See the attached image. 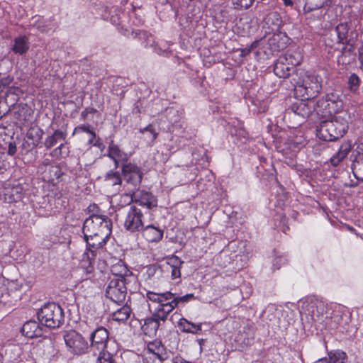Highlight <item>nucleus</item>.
<instances>
[{"instance_id":"f8f14e48","label":"nucleus","mask_w":363,"mask_h":363,"mask_svg":"<svg viewBox=\"0 0 363 363\" xmlns=\"http://www.w3.org/2000/svg\"><path fill=\"white\" fill-rule=\"evenodd\" d=\"M109 237L110 235L97 234L91 237L84 238L87 248L83 255V262H88L89 266L91 267L94 262L98 250L106 245Z\"/></svg>"},{"instance_id":"58836bf2","label":"nucleus","mask_w":363,"mask_h":363,"mask_svg":"<svg viewBox=\"0 0 363 363\" xmlns=\"http://www.w3.org/2000/svg\"><path fill=\"white\" fill-rule=\"evenodd\" d=\"M352 172L354 177L363 181V158L357 159L352 164Z\"/></svg>"},{"instance_id":"c9c22d12","label":"nucleus","mask_w":363,"mask_h":363,"mask_svg":"<svg viewBox=\"0 0 363 363\" xmlns=\"http://www.w3.org/2000/svg\"><path fill=\"white\" fill-rule=\"evenodd\" d=\"M283 58L286 59V62H287L290 66L293 67V69L294 70L295 67L299 65L301 62V57L298 52H287L284 55H281Z\"/></svg>"},{"instance_id":"9b49d317","label":"nucleus","mask_w":363,"mask_h":363,"mask_svg":"<svg viewBox=\"0 0 363 363\" xmlns=\"http://www.w3.org/2000/svg\"><path fill=\"white\" fill-rule=\"evenodd\" d=\"M68 351L75 355L86 354L89 348L87 340L76 330H70L64 335Z\"/></svg>"},{"instance_id":"a18cd8bd","label":"nucleus","mask_w":363,"mask_h":363,"mask_svg":"<svg viewBox=\"0 0 363 363\" xmlns=\"http://www.w3.org/2000/svg\"><path fill=\"white\" fill-rule=\"evenodd\" d=\"M97 112V110L93 107H87L84 108L81 113V120L85 121L87 118L89 114H94Z\"/></svg>"},{"instance_id":"8fccbe9b","label":"nucleus","mask_w":363,"mask_h":363,"mask_svg":"<svg viewBox=\"0 0 363 363\" xmlns=\"http://www.w3.org/2000/svg\"><path fill=\"white\" fill-rule=\"evenodd\" d=\"M283 2V5L290 9V10H295L296 9V3L293 0H281Z\"/></svg>"},{"instance_id":"5fc2aeb1","label":"nucleus","mask_w":363,"mask_h":363,"mask_svg":"<svg viewBox=\"0 0 363 363\" xmlns=\"http://www.w3.org/2000/svg\"><path fill=\"white\" fill-rule=\"evenodd\" d=\"M15 190H16L17 194H16V197L13 198V200L14 201H17L18 200H21L23 198V194L21 192L22 188H16ZM12 191H13L14 189H13Z\"/></svg>"},{"instance_id":"2f4dec72","label":"nucleus","mask_w":363,"mask_h":363,"mask_svg":"<svg viewBox=\"0 0 363 363\" xmlns=\"http://www.w3.org/2000/svg\"><path fill=\"white\" fill-rule=\"evenodd\" d=\"M44 134L43 130L38 125H33L30 127L26 133L27 138L31 141L33 147H37L43 138Z\"/></svg>"},{"instance_id":"aec40b11","label":"nucleus","mask_w":363,"mask_h":363,"mask_svg":"<svg viewBox=\"0 0 363 363\" xmlns=\"http://www.w3.org/2000/svg\"><path fill=\"white\" fill-rule=\"evenodd\" d=\"M143 238L148 242H159L163 238L164 230L158 225L147 223L140 232Z\"/></svg>"},{"instance_id":"c03bdc74","label":"nucleus","mask_w":363,"mask_h":363,"mask_svg":"<svg viewBox=\"0 0 363 363\" xmlns=\"http://www.w3.org/2000/svg\"><path fill=\"white\" fill-rule=\"evenodd\" d=\"M89 124H81L76 126L72 132V136L80 133H86L87 134H92L94 135V130L90 128Z\"/></svg>"},{"instance_id":"72a5a7b5","label":"nucleus","mask_w":363,"mask_h":363,"mask_svg":"<svg viewBox=\"0 0 363 363\" xmlns=\"http://www.w3.org/2000/svg\"><path fill=\"white\" fill-rule=\"evenodd\" d=\"M131 313L130 307L125 304L112 313V319L117 322L124 323L130 318Z\"/></svg>"},{"instance_id":"e433bc0d","label":"nucleus","mask_w":363,"mask_h":363,"mask_svg":"<svg viewBox=\"0 0 363 363\" xmlns=\"http://www.w3.org/2000/svg\"><path fill=\"white\" fill-rule=\"evenodd\" d=\"M280 39L281 35L279 34L274 35L269 39V45L273 52H279L286 47V43L281 42Z\"/></svg>"},{"instance_id":"f704fd0d","label":"nucleus","mask_w":363,"mask_h":363,"mask_svg":"<svg viewBox=\"0 0 363 363\" xmlns=\"http://www.w3.org/2000/svg\"><path fill=\"white\" fill-rule=\"evenodd\" d=\"M329 0H306L303 6L305 13H310L323 7Z\"/></svg>"},{"instance_id":"c756f323","label":"nucleus","mask_w":363,"mask_h":363,"mask_svg":"<svg viewBox=\"0 0 363 363\" xmlns=\"http://www.w3.org/2000/svg\"><path fill=\"white\" fill-rule=\"evenodd\" d=\"M177 326L182 332L186 333L197 334L202 330L201 324H195L185 318H181L179 320Z\"/></svg>"},{"instance_id":"ddd939ff","label":"nucleus","mask_w":363,"mask_h":363,"mask_svg":"<svg viewBox=\"0 0 363 363\" xmlns=\"http://www.w3.org/2000/svg\"><path fill=\"white\" fill-rule=\"evenodd\" d=\"M121 171L124 181L133 187L132 191L139 189L144 176L141 167L128 162L123 164Z\"/></svg>"},{"instance_id":"2eb2a0df","label":"nucleus","mask_w":363,"mask_h":363,"mask_svg":"<svg viewBox=\"0 0 363 363\" xmlns=\"http://www.w3.org/2000/svg\"><path fill=\"white\" fill-rule=\"evenodd\" d=\"M337 35L336 42L342 45H350L357 40L358 33L355 30H351L348 23H340L335 29Z\"/></svg>"},{"instance_id":"680f3d73","label":"nucleus","mask_w":363,"mask_h":363,"mask_svg":"<svg viewBox=\"0 0 363 363\" xmlns=\"http://www.w3.org/2000/svg\"><path fill=\"white\" fill-rule=\"evenodd\" d=\"M313 363H330V361L326 358H320Z\"/></svg>"},{"instance_id":"412c9836","label":"nucleus","mask_w":363,"mask_h":363,"mask_svg":"<svg viewBox=\"0 0 363 363\" xmlns=\"http://www.w3.org/2000/svg\"><path fill=\"white\" fill-rule=\"evenodd\" d=\"M108 157L113 161L116 168L119 167L120 163L123 164L128 162V155L122 151L118 145L115 144L113 141H111L109 143L108 147Z\"/></svg>"},{"instance_id":"39448f33","label":"nucleus","mask_w":363,"mask_h":363,"mask_svg":"<svg viewBox=\"0 0 363 363\" xmlns=\"http://www.w3.org/2000/svg\"><path fill=\"white\" fill-rule=\"evenodd\" d=\"M322 78L313 72L307 71L302 77L300 84L296 86V91L306 99L315 98L322 89Z\"/></svg>"},{"instance_id":"b1692460","label":"nucleus","mask_w":363,"mask_h":363,"mask_svg":"<svg viewBox=\"0 0 363 363\" xmlns=\"http://www.w3.org/2000/svg\"><path fill=\"white\" fill-rule=\"evenodd\" d=\"M183 264L184 261L177 255H172L167 258V270L170 272L172 279L181 277V269Z\"/></svg>"},{"instance_id":"bf43d9fd","label":"nucleus","mask_w":363,"mask_h":363,"mask_svg":"<svg viewBox=\"0 0 363 363\" xmlns=\"http://www.w3.org/2000/svg\"><path fill=\"white\" fill-rule=\"evenodd\" d=\"M325 43L326 45H328V46H330L331 48L333 46V42L332 40L330 39V38L328 36V35H326V38L325 39Z\"/></svg>"},{"instance_id":"ea45409f","label":"nucleus","mask_w":363,"mask_h":363,"mask_svg":"<svg viewBox=\"0 0 363 363\" xmlns=\"http://www.w3.org/2000/svg\"><path fill=\"white\" fill-rule=\"evenodd\" d=\"M348 89L352 93H357L361 84V79L355 73H352L348 78Z\"/></svg>"},{"instance_id":"6ab92c4d","label":"nucleus","mask_w":363,"mask_h":363,"mask_svg":"<svg viewBox=\"0 0 363 363\" xmlns=\"http://www.w3.org/2000/svg\"><path fill=\"white\" fill-rule=\"evenodd\" d=\"M292 111L303 118H307L310 116L313 111L317 112V104L315 106L314 102L311 99H303L297 101L294 103L291 107Z\"/></svg>"},{"instance_id":"37998d69","label":"nucleus","mask_w":363,"mask_h":363,"mask_svg":"<svg viewBox=\"0 0 363 363\" xmlns=\"http://www.w3.org/2000/svg\"><path fill=\"white\" fill-rule=\"evenodd\" d=\"M255 0H235L234 8L237 10L248 9L252 6Z\"/></svg>"},{"instance_id":"3c124183","label":"nucleus","mask_w":363,"mask_h":363,"mask_svg":"<svg viewBox=\"0 0 363 363\" xmlns=\"http://www.w3.org/2000/svg\"><path fill=\"white\" fill-rule=\"evenodd\" d=\"M358 60L360 62V69L363 70V42L358 48Z\"/></svg>"},{"instance_id":"4be33fe9","label":"nucleus","mask_w":363,"mask_h":363,"mask_svg":"<svg viewBox=\"0 0 363 363\" xmlns=\"http://www.w3.org/2000/svg\"><path fill=\"white\" fill-rule=\"evenodd\" d=\"M43 327L35 320L26 322L22 328V334L30 339L41 337L43 335Z\"/></svg>"},{"instance_id":"0eeeda50","label":"nucleus","mask_w":363,"mask_h":363,"mask_svg":"<svg viewBox=\"0 0 363 363\" xmlns=\"http://www.w3.org/2000/svg\"><path fill=\"white\" fill-rule=\"evenodd\" d=\"M155 304L152 316L145 318L143 325L141 326L143 333L149 337L155 335L160 326V322L164 323L169 316L160 303Z\"/></svg>"},{"instance_id":"603ef678","label":"nucleus","mask_w":363,"mask_h":363,"mask_svg":"<svg viewBox=\"0 0 363 363\" xmlns=\"http://www.w3.org/2000/svg\"><path fill=\"white\" fill-rule=\"evenodd\" d=\"M240 56L241 57H245L246 56H247L248 55H250V53L252 52L250 48H249L248 46L244 48H241L240 49Z\"/></svg>"},{"instance_id":"6e6d98bb","label":"nucleus","mask_w":363,"mask_h":363,"mask_svg":"<svg viewBox=\"0 0 363 363\" xmlns=\"http://www.w3.org/2000/svg\"><path fill=\"white\" fill-rule=\"evenodd\" d=\"M16 147L14 144L10 143L9 145L8 154L9 155H14L16 152Z\"/></svg>"},{"instance_id":"864d4df0","label":"nucleus","mask_w":363,"mask_h":363,"mask_svg":"<svg viewBox=\"0 0 363 363\" xmlns=\"http://www.w3.org/2000/svg\"><path fill=\"white\" fill-rule=\"evenodd\" d=\"M91 145L96 147L101 150H103L104 148V145L100 138H97L94 142V144H92Z\"/></svg>"},{"instance_id":"dca6fc26","label":"nucleus","mask_w":363,"mask_h":363,"mask_svg":"<svg viewBox=\"0 0 363 363\" xmlns=\"http://www.w3.org/2000/svg\"><path fill=\"white\" fill-rule=\"evenodd\" d=\"M130 198V201H134L139 206L145 207L149 211L157 206V198L150 191L136 190Z\"/></svg>"},{"instance_id":"f03ea898","label":"nucleus","mask_w":363,"mask_h":363,"mask_svg":"<svg viewBox=\"0 0 363 363\" xmlns=\"http://www.w3.org/2000/svg\"><path fill=\"white\" fill-rule=\"evenodd\" d=\"M347 121L338 117L322 121L316 128L317 136L325 141H334L342 138L347 131Z\"/></svg>"},{"instance_id":"6e6552de","label":"nucleus","mask_w":363,"mask_h":363,"mask_svg":"<svg viewBox=\"0 0 363 363\" xmlns=\"http://www.w3.org/2000/svg\"><path fill=\"white\" fill-rule=\"evenodd\" d=\"M147 213L152 216V214L150 212L143 213L138 206H130L125 217L124 228L130 233H140L147 223L145 218V214Z\"/></svg>"},{"instance_id":"f3484780","label":"nucleus","mask_w":363,"mask_h":363,"mask_svg":"<svg viewBox=\"0 0 363 363\" xmlns=\"http://www.w3.org/2000/svg\"><path fill=\"white\" fill-rule=\"evenodd\" d=\"M108 337V331L104 327H99L90 335V346L99 352L107 351Z\"/></svg>"},{"instance_id":"bb28decb","label":"nucleus","mask_w":363,"mask_h":363,"mask_svg":"<svg viewBox=\"0 0 363 363\" xmlns=\"http://www.w3.org/2000/svg\"><path fill=\"white\" fill-rule=\"evenodd\" d=\"M352 150V145L350 142H344L339 147L338 151L334 154L330 159V164L333 167H337L348 155Z\"/></svg>"},{"instance_id":"a19ab883","label":"nucleus","mask_w":363,"mask_h":363,"mask_svg":"<svg viewBox=\"0 0 363 363\" xmlns=\"http://www.w3.org/2000/svg\"><path fill=\"white\" fill-rule=\"evenodd\" d=\"M96 363H117L114 354L107 351L99 352Z\"/></svg>"},{"instance_id":"4c0bfd02","label":"nucleus","mask_w":363,"mask_h":363,"mask_svg":"<svg viewBox=\"0 0 363 363\" xmlns=\"http://www.w3.org/2000/svg\"><path fill=\"white\" fill-rule=\"evenodd\" d=\"M328 357L331 363H345L347 359L346 352L340 350L330 351L328 353Z\"/></svg>"},{"instance_id":"a211bd4d","label":"nucleus","mask_w":363,"mask_h":363,"mask_svg":"<svg viewBox=\"0 0 363 363\" xmlns=\"http://www.w3.org/2000/svg\"><path fill=\"white\" fill-rule=\"evenodd\" d=\"M147 353L152 355L150 359H156L160 363H164L169 358L165 346L159 340H154L147 344Z\"/></svg>"},{"instance_id":"69168bd1","label":"nucleus","mask_w":363,"mask_h":363,"mask_svg":"<svg viewBox=\"0 0 363 363\" xmlns=\"http://www.w3.org/2000/svg\"><path fill=\"white\" fill-rule=\"evenodd\" d=\"M135 363H145V362H135Z\"/></svg>"},{"instance_id":"7c9ffc66","label":"nucleus","mask_w":363,"mask_h":363,"mask_svg":"<svg viewBox=\"0 0 363 363\" xmlns=\"http://www.w3.org/2000/svg\"><path fill=\"white\" fill-rule=\"evenodd\" d=\"M33 113V110L29 106L23 104L18 106V109L15 113V116L19 122L25 123L32 119Z\"/></svg>"},{"instance_id":"4d7b16f0","label":"nucleus","mask_w":363,"mask_h":363,"mask_svg":"<svg viewBox=\"0 0 363 363\" xmlns=\"http://www.w3.org/2000/svg\"><path fill=\"white\" fill-rule=\"evenodd\" d=\"M262 40H256L254 42H252L250 45H248L249 48H250L251 51H252L254 49L259 47V43Z\"/></svg>"},{"instance_id":"e2e57ef3","label":"nucleus","mask_w":363,"mask_h":363,"mask_svg":"<svg viewBox=\"0 0 363 363\" xmlns=\"http://www.w3.org/2000/svg\"><path fill=\"white\" fill-rule=\"evenodd\" d=\"M340 318V315H334V316L331 317V318H330V319H331V321H334L335 323H337V320H338Z\"/></svg>"},{"instance_id":"20e7f679","label":"nucleus","mask_w":363,"mask_h":363,"mask_svg":"<svg viewBox=\"0 0 363 363\" xmlns=\"http://www.w3.org/2000/svg\"><path fill=\"white\" fill-rule=\"evenodd\" d=\"M37 315L41 324L50 328H59L64 323L63 310L55 303L45 304Z\"/></svg>"},{"instance_id":"423d86ee","label":"nucleus","mask_w":363,"mask_h":363,"mask_svg":"<svg viewBox=\"0 0 363 363\" xmlns=\"http://www.w3.org/2000/svg\"><path fill=\"white\" fill-rule=\"evenodd\" d=\"M120 277H110L108 279L105 291L106 297L118 304L123 303L125 300L130 279H121Z\"/></svg>"},{"instance_id":"473e14b6","label":"nucleus","mask_w":363,"mask_h":363,"mask_svg":"<svg viewBox=\"0 0 363 363\" xmlns=\"http://www.w3.org/2000/svg\"><path fill=\"white\" fill-rule=\"evenodd\" d=\"M67 137V132L61 130H55L51 135L48 136L44 142L46 149H50L55 146L59 140H65Z\"/></svg>"},{"instance_id":"c85d7f7f","label":"nucleus","mask_w":363,"mask_h":363,"mask_svg":"<svg viewBox=\"0 0 363 363\" xmlns=\"http://www.w3.org/2000/svg\"><path fill=\"white\" fill-rule=\"evenodd\" d=\"M112 277H120L121 279H130L132 272L122 261L113 264L111 269Z\"/></svg>"},{"instance_id":"052dcab7","label":"nucleus","mask_w":363,"mask_h":363,"mask_svg":"<svg viewBox=\"0 0 363 363\" xmlns=\"http://www.w3.org/2000/svg\"><path fill=\"white\" fill-rule=\"evenodd\" d=\"M8 82H4L3 79H0V92L8 85Z\"/></svg>"},{"instance_id":"09e8293b","label":"nucleus","mask_w":363,"mask_h":363,"mask_svg":"<svg viewBox=\"0 0 363 363\" xmlns=\"http://www.w3.org/2000/svg\"><path fill=\"white\" fill-rule=\"evenodd\" d=\"M159 267L156 264H150L147 266L146 273L149 278L153 277L158 270Z\"/></svg>"},{"instance_id":"4468645a","label":"nucleus","mask_w":363,"mask_h":363,"mask_svg":"<svg viewBox=\"0 0 363 363\" xmlns=\"http://www.w3.org/2000/svg\"><path fill=\"white\" fill-rule=\"evenodd\" d=\"M304 308H306V313L311 317L314 322L323 323L325 325H329L331 328L337 327L336 324L333 325L324 320V315L327 311V305L324 301L318 299L311 300L306 303V306L303 307V309Z\"/></svg>"},{"instance_id":"1a4fd4ad","label":"nucleus","mask_w":363,"mask_h":363,"mask_svg":"<svg viewBox=\"0 0 363 363\" xmlns=\"http://www.w3.org/2000/svg\"><path fill=\"white\" fill-rule=\"evenodd\" d=\"M317 113L322 116L337 113L342 110L343 101L340 95L335 92L328 93L318 100Z\"/></svg>"},{"instance_id":"0e129e2a","label":"nucleus","mask_w":363,"mask_h":363,"mask_svg":"<svg viewBox=\"0 0 363 363\" xmlns=\"http://www.w3.org/2000/svg\"><path fill=\"white\" fill-rule=\"evenodd\" d=\"M240 132H242V133L246 134V133H245V130H242V129H240Z\"/></svg>"},{"instance_id":"cd10ccee","label":"nucleus","mask_w":363,"mask_h":363,"mask_svg":"<svg viewBox=\"0 0 363 363\" xmlns=\"http://www.w3.org/2000/svg\"><path fill=\"white\" fill-rule=\"evenodd\" d=\"M29 50V39L26 35H21L14 39L11 50L20 55L26 54Z\"/></svg>"},{"instance_id":"a878e982","label":"nucleus","mask_w":363,"mask_h":363,"mask_svg":"<svg viewBox=\"0 0 363 363\" xmlns=\"http://www.w3.org/2000/svg\"><path fill=\"white\" fill-rule=\"evenodd\" d=\"M286 60L281 55L274 63V73L279 78H288L294 72L293 67L286 62Z\"/></svg>"},{"instance_id":"79ce46f5","label":"nucleus","mask_w":363,"mask_h":363,"mask_svg":"<svg viewBox=\"0 0 363 363\" xmlns=\"http://www.w3.org/2000/svg\"><path fill=\"white\" fill-rule=\"evenodd\" d=\"M105 180L113 186L122 183V178L118 172L110 171L106 174Z\"/></svg>"},{"instance_id":"7ed1b4c3","label":"nucleus","mask_w":363,"mask_h":363,"mask_svg":"<svg viewBox=\"0 0 363 363\" xmlns=\"http://www.w3.org/2000/svg\"><path fill=\"white\" fill-rule=\"evenodd\" d=\"M82 233L84 238L91 237L97 234L111 235L112 221L106 216H90L84 222Z\"/></svg>"},{"instance_id":"9d476101","label":"nucleus","mask_w":363,"mask_h":363,"mask_svg":"<svg viewBox=\"0 0 363 363\" xmlns=\"http://www.w3.org/2000/svg\"><path fill=\"white\" fill-rule=\"evenodd\" d=\"M279 143V151L289 158H293L305 147L306 140L302 135H288L281 137Z\"/></svg>"},{"instance_id":"49530a36","label":"nucleus","mask_w":363,"mask_h":363,"mask_svg":"<svg viewBox=\"0 0 363 363\" xmlns=\"http://www.w3.org/2000/svg\"><path fill=\"white\" fill-rule=\"evenodd\" d=\"M146 131L150 132L152 135V140H156V138H157L158 133L155 131V129L154 128L152 125L149 124L144 128L140 130V132L142 133H143Z\"/></svg>"},{"instance_id":"de8ad7c7","label":"nucleus","mask_w":363,"mask_h":363,"mask_svg":"<svg viewBox=\"0 0 363 363\" xmlns=\"http://www.w3.org/2000/svg\"><path fill=\"white\" fill-rule=\"evenodd\" d=\"M64 147L65 144L61 143L58 147L52 150V152H50V155L53 157H61L62 155V149L64 148Z\"/></svg>"},{"instance_id":"5701e85b","label":"nucleus","mask_w":363,"mask_h":363,"mask_svg":"<svg viewBox=\"0 0 363 363\" xmlns=\"http://www.w3.org/2000/svg\"><path fill=\"white\" fill-rule=\"evenodd\" d=\"M45 169L42 173L43 179L45 182L54 184L58 182L63 174L60 165L56 164H45Z\"/></svg>"},{"instance_id":"13d9d810","label":"nucleus","mask_w":363,"mask_h":363,"mask_svg":"<svg viewBox=\"0 0 363 363\" xmlns=\"http://www.w3.org/2000/svg\"><path fill=\"white\" fill-rule=\"evenodd\" d=\"M90 135V138L88 140V144L89 145H92L94 144V142L95 141V140L96 139V133L94 132V135L93 136L92 134H89Z\"/></svg>"},{"instance_id":"f257e3e1","label":"nucleus","mask_w":363,"mask_h":363,"mask_svg":"<svg viewBox=\"0 0 363 363\" xmlns=\"http://www.w3.org/2000/svg\"><path fill=\"white\" fill-rule=\"evenodd\" d=\"M147 299L152 303H160L163 309L169 315L181 303H187L195 298L194 294H187L184 296H177L175 294L167 291L163 293H156L152 291L146 292Z\"/></svg>"},{"instance_id":"393cba45","label":"nucleus","mask_w":363,"mask_h":363,"mask_svg":"<svg viewBox=\"0 0 363 363\" xmlns=\"http://www.w3.org/2000/svg\"><path fill=\"white\" fill-rule=\"evenodd\" d=\"M354 43L344 45L340 54L337 57V63L342 65H349L355 61Z\"/></svg>"}]
</instances>
